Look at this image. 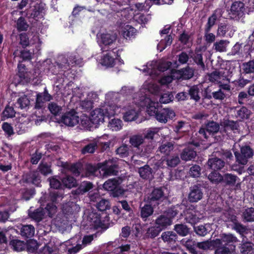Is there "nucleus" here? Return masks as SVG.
I'll return each mask as SVG.
<instances>
[{
	"mask_svg": "<svg viewBox=\"0 0 254 254\" xmlns=\"http://www.w3.org/2000/svg\"><path fill=\"white\" fill-rule=\"evenodd\" d=\"M45 214V211L41 207L34 210H33L32 207H30L28 210L29 217L37 222H39L43 219Z\"/></svg>",
	"mask_w": 254,
	"mask_h": 254,
	"instance_id": "a211bd4d",
	"label": "nucleus"
},
{
	"mask_svg": "<svg viewBox=\"0 0 254 254\" xmlns=\"http://www.w3.org/2000/svg\"><path fill=\"white\" fill-rule=\"evenodd\" d=\"M77 64L75 56H70L68 58L64 56H60L54 63L50 65L49 70L54 75L64 76V72L70 69V66Z\"/></svg>",
	"mask_w": 254,
	"mask_h": 254,
	"instance_id": "f257e3e1",
	"label": "nucleus"
},
{
	"mask_svg": "<svg viewBox=\"0 0 254 254\" xmlns=\"http://www.w3.org/2000/svg\"><path fill=\"white\" fill-rule=\"evenodd\" d=\"M93 188L92 183L87 181L83 182L75 191L76 194H83Z\"/></svg>",
	"mask_w": 254,
	"mask_h": 254,
	"instance_id": "72a5a7b5",
	"label": "nucleus"
},
{
	"mask_svg": "<svg viewBox=\"0 0 254 254\" xmlns=\"http://www.w3.org/2000/svg\"><path fill=\"white\" fill-rule=\"evenodd\" d=\"M97 147V143L95 142H93L92 143H90L87 145H85L81 150L82 154H86L87 153H93L94 152L95 149Z\"/></svg>",
	"mask_w": 254,
	"mask_h": 254,
	"instance_id": "0e129e2a",
	"label": "nucleus"
},
{
	"mask_svg": "<svg viewBox=\"0 0 254 254\" xmlns=\"http://www.w3.org/2000/svg\"><path fill=\"white\" fill-rule=\"evenodd\" d=\"M48 109L51 113L54 116L59 115L62 110V107L54 102H50L48 104Z\"/></svg>",
	"mask_w": 254,
	"mask_h": 254,
	"instance_id": "864d4df0",
	"label": "nucleus"
},
{
	"mask_svg": "<svg viewBox=\"0 0 254 254\" xmlns=\"http://www.w3.org/2000/svg\"><path fill=\"white\" fill-rule=\"evenodd\" d=\"M52 99V96L48 93L47 89L45 88L43 92L37 94L34 108L37 110L41 109L44 107L45 102Z\"/></svg>",
	"mask_w": 254,
	"mask_h": 254,
	"instance_id": "2eb2a0df",
	"label": "nucleus"
},
{
	"mask_svg": "<svg viewBox=\"0 0 254 254\" xmlns=\"http://www.w3.org/2000/svg\"><path fill=\"white\" fill-rule=\"evenodd\" d=\"M9 245L16 251L20 252L24 250L25 247V244L24 241L18 239H13L10 241Z\"/></svg>",
	"mask_w": 254,
	"mask_h": 254,
	"instance_id": "37998d69",
	"label": "nucleus"
},
{
	"mask_svg": "<svg viewBox=\"0 0 254 254\" xmlns=\"http://www.w3.org/2000/svg\"><path fill=\"white\" fill-rule=\"evenodd\" d=\"M17 39L18 44L23 49L30 45L29 38L27 33L22 32L18 35Z\"/></svg>",
	"mask_w": 254,
	"mask_h": 254,
	"instance_id": "c9c22d12",
	"label": "nucleus"
},
{
	"mask_svg": "<svg viewBox=\"0 0 254 254\" xmlns=\"http://www.w3.org/2000/svg\"><path fill=\"white\" fill-rule=\"evenodd\" d=\"M244 220L247 222L254 221V208H248L243 213Z\"/></svg>",
	"mask_w": 254,
	"mask_h": 254,
	"instance_id": "603ef678",
	"label": "nucleus"
},
{
	"mask_svg": "<svg viewBox=\"0 0 254 254\" xmlns=\"http://www.w3.org/2000/svg\"><path fill=\"white\" fill-rule=\"evenodd\" d=\"M120 50H110L104 54L101 59V64L107 67H113L115 65V60L120 57Z\"/></svg>",
	"mask_w": 254,
	"mask_h": 254,
	"instance_id": "ddd939ff",
	"label": "nucleus"
},
{
	"mask_svg": "<svg viewBox=\"0 0 254 254\" xmlns=\"http://www.w3.org/2000/svg\"><path fill=\"white\" fill-rule=\"evenodd\" d=\"M199 88L198 85H193L191 86L188 90V95L190 96L191 100L197 102L200 100Z\"/></svg>",
	"mask_w": 254,
	"mask_h": 254,
	"instance_id": "4c0bfd02",
	"label": "nucleus"
},
{
	"mask_svg": "<svg viewBox=\"0 0 254 254\" xmlns=\"http://www.w3.org/2000/svg\"><path fill=\"white\" fill-rule=\"evenodd\" d=\"M138 116V113L135 109L131 108L124 113L123 119L125 122H131L135 120Z\"/></svg>",
	"mask_w": 254,
	"mask_h": 254,
	"instance_id": "e433bc0d",
	"label": "nucleus"
},
{
	"mask_svg": "<svg viewBox=\"0 0 254 254\" xmlns=\"http://www.w3.org/2000/svg\"><path fill=\"white\" fill-rule=\"evenodd\" d=\"M193 229L194 232L200 236H204L208 233V230L205 226L203 225H194Z\"/></svg>",
	"mask_w": 254,
	"mask_h": 254,
	"instance_id": "338daca9",
	"label": "nucleus"
},
{
	"mask_svg": "<svg viewBox=\"0 0 254 254\" xmlns=\"http://www.w3.org/2000/svg\"><path fill=\"white\" fill-rule=\"evenodd\" d=\"M50 163L42 161L40 162L37 168L38 171L44 176H47L53 174Z\"/></svg>",
	"mask_w": 254,
	"mask_h": 254,
	"instance_id": "bb28decb",
	"label": "nucleus"
},
{
	"mask_svg": "<svg viewBox=\"0 0 254 254\" xmlns=\"http://www.w3.org/2000/svg\"><path fill=\"white\" fill-rule=\"evenodd\" d=\"M117 36L110 33H102L98 37V43L102 52H107L110 50H120L118 49L116 44Z\"/></svg>",
	"mask_w": 254,
	"mask_h": 254,
	"instance_id": "20e7f679",
	"label": "nucleus"
},
{
	"mask_svg": "<svg viewBox=\"0 0 254 254\" xmlns=\"http://www.w3.org/2000/svg\"><path fill=\"white\" fill-rule=\"evenodd\" d=\"M164 160H166L167 165L172 168L176 167L180 162V157L178 155L173 153L165 157Z\"/></svg>",
	"mask_w": 254,
	"mask_h": 254,
	"instance_id": "f704fd0d",
	"label": "nucleus"
},
{
	"mask_svg": "<svg viewBox=\"0 0 254 254\" xmlns=\"http://www.w3.org/2000/svg\"><path fill=\"white\" fill-rule=\"evenodd\" d=\"M205 189L204 184L202 182L197 181L192 184L189 188L188 196L189 202L193 203L200 200L203 198Z\"/></svg>",
	"mask_w": 254,
	"mask_h": 254,
	"instance_id": "0eeeda50",
	"label": "nucleus"
},
{
	"mask_svg": "<svg viewBox=\"0 0 254 254\" xmlns=\"http://www.w3.org/2000/svg\"><path fill=\"white\" fill-rule=\"evenodd\" d=\"M160 109L158 103L151 102L147 108V112L149 116L155 117Z\"/></svg>",
	"mask_w": 254,
	"mask_h": 254,
	"instance_id": "09e8293b",
	"label": "nucleus"
},
{
	"mask_svg": "<svg viewBox=\"0 0 254 254\" xmlns=\"http://www.w3.org/2000/svg\"><path fill=\"white\" fill-rule=\"evenodd\" d=\"M187 214H188L187 219L189 221V223L196 225V223L199 221V218L196 215V214H199L198 212L190 211H188Z\"/></svg>",
	"mask_w": 254,
	"mask_h": 254,
	"instance_id": "69168bd1",
	"label": "nucleus"
},
{
	"mask_svg": "<svg viewBox=\"0 0 254 254\" xmlns=\"http://www.w3.org/2000/svg\"><path fill=\"white\" fill-rule=\"evenodd\" d=\"M174 148V144L171 142H162L159 147L158 150L160 153L164 155L165 157L173 153Z\"/></svg>",
	"mask_w": 254,
	"mask_h": 254,
	"instance_id": "5701e85b",
	"label": "nucleus"
},
{
	"mask_svg": "<svg viewBox=\"0 0 254 254\" xmlns=\"http://www.w3.org/2000/svg\"><path fill=\"white\" fill-rule=\"evenodd\" d=\"M45 4L42 2L36 3L33 6H31L32 12L31 17L36 20H38L43 17V11L44 10Z\"/></svg>",
	"mask_w": 254,
	"mask_h": 254,
	"instance_id": "6ab92c4d",
	"label": "nucleus"
},
{
	"mask_svg": "<svg viewBox=\"0 0 254 254\" xmlns=\"http://www.w3.org/2000/svg\"><path fill=\"white\" fill-rule=\"evenodd\" d=\"M201 168L199 165L194 164L192 165L189 169L188 175L190 177L197 178L200 176Z\"/></svg>",
	"mask_w": 254,
	"mask_h": 254,
	"instance_id": "a18cd8bd",
	"label": "nucleus"
},
{
	"mask_svg": "<svg viewBox=\"0 0 254 254\" xmlns=\"http://www.w3.org/2000/svg\"><path fill=\"white\" fill-rule=\"evenodd\" d=\"M77 114V112L75 110L72 109L62 116L60 123L67 126L73 127L78 124L79 121V118Z\"/></svg>",
	"mask_w": 254,
	"mask_h": 254,
	"instance_id": "9b49d317",
	"label": "nucleus"
},
{
	"mask_svg": "<svg viewBox=\"0 0 254 254\" xmlns=\"http://www.w3.org/2000/svg\"><path fill=\"white\" fill-rule=\"evenodd\" d=\"M174 230L181 236H186L189 233V228L183 224H176L174 226Z\"/></svg>",
	"mask_w": 254,
	"mask_h": 254,
	"instance_id": "49530a36",
	"label": "nucleus"
},
{
	"mask_svg": "<svg viewBox=\"0 0 254 254\" xmlns=\"http://www.w3.org/2000/svg\"><path fill=\"white\" fill-rule=\"evenodd\" d=\"M90 118L93 124H98L100 122L103 123L105 118L103 110L101 108L95 109L91 112Z\"/></svg>",
	"mask_w": 254,
	"mask_h": 254,
	"instance_id": "412c9836",
	"label": "nucleus"
},
{
	"mask_svg": "<svg viewBox=\"0 0 254 254\" xmlns=\"http://www.w3.org/2000/svg\"><path fill=\"white\" fill-rule=\"evenodd\" d=\"M224 130H230L235 131L238 129L239 125L236 122L231 120H227L223 123Z\"/></svg>",
	"mask_w": 254,
	"mask_h": 254,
	"instance_id": "6e6d98bb",
	"label": "nucleus"
},
{
	"mask_svg": "<svg viewBox=\"0 0 254 254\" xmlns=\"http://www.w3.org/2000/svg\"><path fill=\"white\" fill-rule=\"evenodd\" d=\"M161 238L164 242L169 244H174L177 241L178 236L172 231H166L162 234Z\"/></svg>",
	"mask_w": 254,
	"mask_h": 254,
	"instance_id": "7c9ffc66",
	"label": "nucleus"
},
{
	"mask_svg": "<svg viewBox=\"0 0 254 254\" xmlns=\"http://www.w3.org/2000/svg\"><path fill=\"white\" fill-rule=\"evenodd\" d=\"M22 183L33 185L36 187L41 186V177L38 170H32L23 174L20 181Z\"/></svg>",
	"mask_w": 254,
	"mask_h": 254,
	"instance_id": "1a4fd4ad",
	"label": "nucleus"
},
{
	"mask_svg": "<svg viewBox=\"0 0 254 254\" xmlns=\"http://www.w3.org/2000/svg\"><path fill=\"white\" fill-rule=\"evenodd\" d=\"M136 30L132 26L127 25L122 30V35L126 40H130L134 38Z\"/></svg>",
	"mask_w": 254,
	"mask_h": 254,
	"instance_id": "a878e982",
	"label": "nucleus"
},
{
	"mask_svg": "<svg viewBox=\"0 0 254 254\" xmlns=\"http://www.w3.org/2000/svg\"><path fill=\"white\" fill-rule=\"evenodd\" d=\"M122 121L120 119H114L109 122L108 126L112 130L117 131L122 128Z\"/></svg>",
	"mask_w": 254,
	"mask_h": 254,
	"instance_id": "052dcab7",
	"label": "nucleus"
},
{
	"mask_svg": "<svg viewBox=\"0 0 254 254\" xmlns=\"http://www.w3.org/2000/svg\"><path fill=\"white\" fill-rule=\"evenodd\" d=\"M251 111L246 107L243 106L237 110L236 117L239 121H243L250 118Z\"/></svg>",
	"mask_w": 254,
	"mask_h": 254,
	"instance_id": "473e14b6",
	"label": "nucleus"
},
{
	"mask_svg": "<svg viewBox=\"0 0 254 254\" xmlns=\"http://www.w3.org/2000/svg\"><path fill=\"white\" fill-rule=\"evenodd\" d=\"M229 31V25L226 23H220L218 25L217 35L218 36L224 37Z\"/></svg>",
	"mask_w": 254,
	"mask_h": 254,
	"instance_id": "e2e57ef3",
	"label": "nucleus"
},
{
	"mask_svg": "<svg viewBox=\"0 0 254 254\" xmlns=\"http://www.w3.org/2000/svg\"><path fill=\"white\" fill-rule=\"evenodd\" d=\"M99 196V195L98 194H96L92 195L91 197V199L93 201H97L96 199V197H98L99 199H100L99 201L97 202L96 205L97 208L101 211H103L109 209L110 207V203L109 201L104 198H100L98 197Z\"/></svg>",
	"mask_w": 254,
	"mask_h": 254,
	"instance_id": "b1692460",
	"label": "nucleus"
},
{
	"mask_svg": "<svg viewBox=\"0 0 254 254\" xmlns=\"http://www.w3.org/2000/svg\"><path fill=\"white\" fill-rule=\"evenodd\" d=\"M152 169L148 165H145L138 169V173L141 178L145 180H150L153 177Z\"/></svg>",
	"mask_w": 254,
	"mask_h": 254,
	"instance_id": "cd10ccee",
	"label": "nucleus"
},
{
	"mask_svg": "<svg viewBox=\"0 0 254 254\" xmlns=\"http://www.w3.org/2000/svg\"><path fill=\"white\" fill-rule=\"evenodd\" d=\"M236 162L239 165H246L254 155V150L248 145H242L240 151H234Z\"/></svg>",
	"mask_w": 254,
	"mask_h": 254,
	"instance_id": "423d86ee",
	"label": "nucleus"
},
{
	"mask_svg": "<svg viewBox=\"0 0 254 254\" xmlns=\"http://www.w3.org/2000/svg\"><path fill=\"white\" fill-rule=\"evenodd\" d=\"M102 177L117 176L119 173V166L112 160L100 162Z\"/></svg>",
	"mask_w": 254,
	"mask_h": 254,
	"instance_id": "6e6552de",
	"label": "nucleus"
},
{
	"mask_svg": "<svg viewBox=\"0 0 254 254\" xmlns=\"http://www.w3.org/2000/svg\"><path fill=\"white\" fill-rule=\"evenodd\" d=\"M225 164L224 160L216 157L209 158L207 162L208 168L215 171L222 169Z\"/></svg>",
	"mask_w": 254,
	"mask_h": 254,
	"instance_id": "f3484780",
	"label": "nucleus"
},
{
	"mask_svg": "<svg viewBox=\"0 0 254 254\" xmlns=\"http://www.w3.org/2000/svg\"><path fill=\"white\" fill-rule=\"evenodd\" d=\"M101 165L98 163L96 165L88 164L85 167V174L87 177H101Z\"/></svg>",
	"mask_w": 254,
	"mask_h": 254,
	"instance_id": "dca6fc26",
	"label": "nucleus"
},
{
	"mask_svg": "<svg viewBox=\"0 0 254 254\" xmlns=\"http://www.w3.org/2000/svg\"><path fill=\"white\" fill-rule=\"evenodd\" d=\"M15 112L13 107L7 105L1 114L2 120H5L8 118H11L15 116Z\"/></svg>",
	"mask_w": 254,
	"mask_h": 254,
	"instance_id": "de8ad7c7",
	"label": "nucleus"
},
{
	"mask_svg": "<svg viewBox=\"0 0 254 254\" xmlns=\"http://www.w3.org/2000/svg\"><path fill=\"white\" fill-rule=\"evenodd\" d=\"M18 75L21 79L27 80L29 78L28 73L26 71L27 69L24 64H18Z\"/></svg>",
	"mask_w": 254,
	"mask_h": 254,
	"instance_id": "774afa93",
	"label": "nucleus"
},
{
	"mask_svg": "<svg viewBox=\"0 0 254 254\" xmlns=\"http://www.w3.org/2000/svg\"><path fill=\"white\" fill-rule=\"evenodd\" d=\"M199 146V143L198 142H196L194 144L192 143L189 144L182 150L180 154V158L182 160L185 161L193 160L197 155L195 147Z\"/></svg>",
	"mask_w": 254,
	"mask_h": 254,
	"instance_id": "f8f14e48",
	"label": "nucleus"
},
{
	"mask_svg": "<svg viewBox=\"0 0 254 254\" xmlns=\"http://www.w3.org/2000/svg\"><path fill=\"white\" fill-rule=\"evenodd\" d=\"M153 205L150 203L145 204L142 207H140V217L142 220L146 221L147 218L150 216L153 213Z\"/></svg>",
	"mask_w": 254,
	"mask_h": 254,
	"instance_id": "393cba45",
	"label": "nucleus"
},
{
	"mask_svg": "<svg viewBox=\"0 0 254 254\" xmlns=\"http://www.w3.org/2000/svg\"><path fill=\"white\" fill-rule=\"evenodd\" d=\"M192 58L199 68L203 70H205V66L203 61L202 54L200 51L195 52L192 56Z\"/></svg>",
	"mask_w": 254,
	"mask_h": 254,
	"instance_id": "a19ab883",
	"label": "nucleus"
},
{
	"mask_svg": "<svg viewBox=\"0 0 254 254\" xmlns=\"http://www.w3.org/2000/svg\"><path fill=\"white\" fill-rule=\"evenodd\" d=\"M35 194L34 188H26L24 189L22 192V198L25 200H29L34 196Z\"/></svg>",
	"mask_w": 254,
	"mask_h": 254,
	"instance_id": "bf43d9fd",
	"label": "nucleus"
},
{
	"mask_svg": "<svg viewBox=\"0 0 254 254\" xmlns=\"http://www.w3.org/2000/svg\"><path fill=\"white\" fill-rule=\"evenodd\" d=\"M254 245L249 242L243 243L240 247V251L243 254H250L254 250Z\"/></svg>",
	"mask_w": 254,
	"mask_h": 254,
	"instance_id": "4d7b16f0",
	"label": "nucleus"
},
{
	"mask_svg": "<svg viewBox=\"0 0 254 254\" xmlns=\"http://www.w3.org/2000/svg\"><path fill=\"white\" fill-rule=\"evenodd\" d=\"M204 125L206 127V131L209 135H213L217 133L220 129L219 124L213 121H207Z\"/></svg>",
	"mask_w": 254,
	"mask_h": 254,
	"instance_id": "c85d7f7f",
	"label": "nucleus"
},
{
	"mask_svg": "<svg viewBox=\"0 0 254 254\" xmlns=\"http://www.w3.org/2000/svg\"><path fill=\"white\" fill-rule=\"evenodd\" d=\"M245 11V4L240 1H235L228 10V15L231 19L239 20L244 15Z\"/></svg>",
	"mask_w": 254,
	"mask_h": 254,
	"instance_id": "9d476101",
	"label": "nucleus"
},
{
	"mask_svg": "<svg viewBox=\"0 0 254 254\" xmlns=\"http://www.w3.org/2000/svg\"><path fill=\"white\" fill-rule=\"evenodd\" d=\"M21 235L25 238H31L35 233V228L32 225H23L20 229Z\"/></svg>",
	"mask_w": 254,
	"mask_h": 254,
	"instance_id": "c756f323",
	"label": "nucleus"
},
{
	"mask_svg": "<svg viewBox=\"0 0 254 254\" xmlns=\"http://www.w3.org/2000/svg\"><path fill=\"white\" fill-rule=\"evenodd\" d=\"M16 30L18 32L27 31L29 27L27 20L23 16L19 17L16 21Z\"/></svg>",
	"mask_w": 254,
	"mask_h": 254,
	"instance_id": "2f4dec72",
	"label": "nucleus"
},
{
	"mask_svg": "<svg viewBox=\"0 0 254 254\" xmlns=\"http://www.w3.org/2000/svg\"><path fill=\"white\" fill-rule=\"evenodd\" d=\"M62 183L64 186L67 188L71 189L76 186V180L72 176L66 175L61 179Z\"/></svg>",
	"mask_w": 254,
	"mask_h": 254,
	"instance_id": "58836bf2",
	"label": "nucleus"
},
{
	"mask_svg": "<svg viewBox=\"0 0 254 254\" xmlns=\"http://www.w3.org/2000/svg\"><path fill=\"white\" fill-rule=\"evenodd\" d=\"M161 231V229L155 225L154 226H151L147 229L146 236L153 239L158 236Z\"/></svg>",
	"mask_w": 254,
	"mask_h": 254,
	"instance_id": "3c124183",
	"label": "nucleus"
},
{
	"mask_svg": "<svg viewBox=\"0 0 254 254\" xmlns=\"http://www.w3.org/2000/svg\"><path fill=\"white\" fill-rule=\"evenodd\" d=\"M222 181L221 184L226 187H234L237 181L239 180L238 177L235 175L231 173H225L222 176Z\"/></svg>",
	"mask_w": 254,
	"mask_h": 254,
	"instance_id": "aec40b11",
	"label": "nucleus"
},
{
	"mask_svg": "<svg viewBox=\"0 0 254 254\" xmlns=\"http://www.w3.org/2000/svg\"><path fill=\"white\" fill-rule=\"evenodd\" d=\"M144 139L141 135H134L129 139V142L134 147H138L143 142Z\"/></svg>",
	"mask_w": 254,
	"mask_h": 254,
	"instance_id": "13d9d810",
	"label": "nucleus"
},
{
	"mask_svg": "<svg viewBox=\"0 0 254 254\" xmlns=\"http://www.w3.org/2000/svg\"><path fill=\"white\" fill-rule=\"evenodd\" d=\"M243 73L245 74L254 73V60H250L242 64Z\"/></svg>",
	"mask_w": 254,
	"mask_h": 254,
	"instance_id": "8fccbe9b",
	"label": "nucleus"
},
{
	"mask_svg": "<svg viewBox=\"0 0 254 254\" xmlns=\"http://www.w3.org/2000/svg\"><path fill=\"white\" fill-rule=\"evenodd\" d=\"M175 116L176 114L173 109L161 108L154 117L159 122L165 124L169 120H172Z\"/></svg>",
	"mask_w": 254,
	"mask_h": 254,
	"instance_id": "4468645a",
	"label": "nucleus"
},
{
	"mask_svg": "<svg viewBox=\"0 0 254 254\" xmlns=\"http://www.w3.org/2000/svg\"><path fill=\"white\" fill-rule=\"evenodd\" d=\"M179 73L180 77L185 80L190 79L194 74L193 70L189 66L181 69L179 70Z\"/></svg>",
	"mask_w": 254,
	"mask_h": 254,
	"instance_id": "ea45409f",
	"label": "nucleus"
},
{
	"mask_svg": "<svg viewBox=\"0 0 254 254\" xmlns=\"http://www.w3.org/2000/svg\"><path fill=\"white\" fill-rule=\"evenodd\" d=\"M229 42L226 40H220L215 42L213 44V49L216 51L223 52L226 51V47Z\"/></svg>",
	"mask_w": 254,
	"mask_h": 254,
	"instance_id": "c03bdc74",
	"label": "nucleus"
},
{
	"mask_svg": "<svg viewBox=\"0 0 254 254\" xmlns=\"http://www.w3.org/2000/svg\"><path fill=\"white\" fill-rule=\"evenodd\" d=\"M164 187L154 188L151 193L148 194L146 198V202L151 204L153 207L158 206L162 202L168 201V197L165 195Z\"/></svg>",
	"mask_w": 254,
	"mask_h": 254,
	"instance_id": "39448f33",
	"label": "nucleus"
},
{
	"mask_svg": "<svg viewBox=\"0 0 254 254\" xmlns=\"http://www.w3.org/2000/svg\"><path fill=\"white\" fill-rule=\"evenodd\" d=\"M15 105L16 108L27 110L29 108L30 105V99L26 95L21 96L17 99Z\"/></svg>",
	"mask_w": 254,
	"mask_h": 254,
	"instance_id": "4be33fe9",
	"label": "nucleus"
},
{
	"mask_svg": "<svg viewBox=\"0 0 254 254\" xmlns=\"http://www.w3.org/2000/svg\"><path fill=\"white\" fill-rule=\"evenodd\" d=\"M178 210L175 206L167 209L163 214L159 215L155 220V225L161 230H165L172 225L173 219L178 214Z\"/></svg>",
	"mask_w": 254,
	"mask_h": 254,
	"instance_id": "7ed1b4c3",
	"label": "nucleus"
},
{
	"mask_svg": "<svg viewBox=\"0 0 254 254\" xmlns=\"http://www.w3.org/2000/svg\"><path fill=\"white\" fill-rule=\"evenodd\" d=\"M217 19V14L213 13L208 17L207 22L204 27V32H209L212 27L215 24Z\"/></svg>",
	"mask_w": 254,
	"mask_h": 254,
	"instance_id": "5fc2aeb1",
	"label": "nucleus"
},
{
	"mask_svg": "<svg viewBox=\"0 0 254 254\" xmlns=\"http://www.w3.org/2000/svg\"><path fill=\"white\" fill-rule=\"evenodd\" d=\"M222 176L223 175H221L219 172L213 171L209 174L208 178L212 184L218 185L221 184Z\"/></svg>",
	"mask_w": 254,
	"mask_h": 254,
	"instance_id": "79ce46f5",
	"label": "nucleus"
},
{
	"mask_svg": "<svg viewBox=\"0 0 254 254\" xmlns=\"http://www.w3.org/2000/svg\"><path fill=\"white\" fill-rule=\"evenodd\" d=\"M122 181L119 178H113L107 180L103 184L104 189L108 191L110 196L116 198L124 195L126 190L121 185Z\"/></svg>",
	"mask_w": 254,
	"mask_h": 254,
	"instance_id": "f03ea898",
	"label": "nucleus"
},
{
	"mask_svg": "<svg viewBox=\"0 0 254 254\" xmlns=\"http://www.w3.org/2000/svg\"><path fill=\"white\" fill-rule=\"evenodd\" d=\"M116 152L120 157L125 158L128 155L129 147L127 145H123L118 148Z\"/></svg>",
	"mask_w": 254,
	"mask_h": 254,
	"instance_id": "680f3d73",
	"label": "nucleus"
}]
</instances>
